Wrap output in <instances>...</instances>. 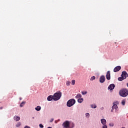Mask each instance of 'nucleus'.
Returning a JSON list of instances; mask_svg holds the SVG:
<instances>
[{
    "instance_id": "nucleus-32",
    "label": "nucleus",
    "mask_w": 128,
    "mask_h": 128,
    "mask_svg": "<svg viewBox=\"0 0 128 128\" xmlns=\"http://www.w3.org/2000/svg\"><path fill=\"white\" fill-rule=\"evenodd\" d=\"M111 112H114V110L112 109Z\"/></svg>"
},
{
    "instance_id": "nucleus-30",
    "label": "nucleus",
    "mask_w": 128,
    "mask_h": 128,
    "mask_svg": "<svg viewBox=\"0 0 128 128\" xmlns=\"http://www.w3.org/2000/svg\"><path fill=\"white\" fill-rule=\"evenodd\" d=\"M102 128H108V126L106 125H104Z\"/></svg>"
},
{
    "instance_id": "nucleus-29",
    "label": "nucleus",
    "mask_w": 128,
    "mask_h": 128,
    "mask_svg": "<svg viewBox=\"0 0 128 128\" xmlns=\"http://www.w3.org/2000/svg\"><path fill=\"white\" fill-rule=\"evenodd\" d=\"M54 122V118H51L50 121V122Z\"/></svg>"
},
{
    "instance_id": "nucleus-3",
    "label": "nucleus",
    "mask_w": 128,
    "mask_h": 128,
    "mask_svg": "<svg viewBox=\"0 0 128 128\" xmlns=\"http://www.w3.org/2000/svg\"><path fill=\"white\" fill-rule=\"evenodd\" d=\"M76 104V100L74 99H70L67 102V106H68L69 108H70V106H72L74 104Z\"/></svg>"
},
{
    "instance_id": "nucleus-25",
    "label": "nucleus",
    "mask_w": 128,
    "mask_h": 128,
    "mask_svg": "<svg viewBox=\"0 0 128 128\" xmlns=\"http://www.w3.org/2000/svg\"><path fill=\"white\" fill-rule=\"evenodd\" d=\"M66 86H70V82L68 81L66 83Z\"/></svg>"
},
{
    "instance_id": "nucleus-34",
    "label": "nucleus",
    "mask_w": 128,
    "mask_h": 128,
    "mask_svg": "<svg viewBox=\"0 0 128 128\" xmlns=\"http://www.w3.org/2000/svg\"><path fill=\"white\" fill-rule=\"evenodd\" d=\"M127 86L128 87V83H127Z\"/></svg>"
},
{
    "instance_id": "nucleus-28",
    "label": "nucleus",
    "mask_w": 128,
    "mask_h": 128,
    "mask_svg": "<svg viewBox=\"0 0 128 128\" xmlns=\"http://www.w3.org/2000/svg\"><path fill=\"white\" fill-rule=\"evenodd\" d=\"M39 126L40 128H44V125H42V124H40Z\"/></svg>"
},
{
    "instance_id": "nucleus-27",
    "label": "nucleus",
    "mask_w": 128,
    "mask_h": 128,
    "mask_svg": "<svg viewBox=\"0 0 128 128\" xmlns=\"http://www.w3.org/2000/svg\"><path fill=\"white\" fill-rule=\"evenodd\" d=\"M86 116H87L88 118H90V114H88V113H86Z\"/></svg>"
},
{
    "instance_id": "nucleus-21",
    "label": "nucleus",
    "mask_w": 128,
    "mask_h": 128,
    "mask_svg": "<svg viewBox=\"0 0 128 128\" xmlns=\"http://www.w3.org/2000/svg\"><path fill=\"white\" fill-rule=\"evenodd\" d=\"M115 110H118V105L115 104Z\"/></svg>"
},
{
    "instance_id": "nucleus-15",
    "label": "nucleus",
    "mask_w": 128,
    "mask_h": 128,
    "mask_svg": "<svg viewBox=\"0 0 128 128\" xmlns=\"http://www.w3.org/2000/svg\"><path fill=\"white\" fill-rule=\"evenodd\" d=\"M82 98V94H77V96H76V98Z\"/></svg>"
},
{
    "instance_id": "nucleus-12",
    "label": "nucleus",
    "mask_w": 128,
    "mask_h": 128,
    "mask_svg": "<svg viewBox=\"0 0 128 128\" xmlns=\"http://www.w3.org/2000/svg\"><path fill=\"white\" fill-rule=\"evenodd\" d=\"M52 99H54V96H50L47 98L49 102H50V100H52Z\"/></svg>"
},
{
    "instance_id": "nucleus-1",
    "label": "nucleus",
    "mask_w": 128,
    "mask_h": 128,
    "mask_svg": "<svg viewBox=\"0 0 128 128\" xmlns=\"http://www.w3.org/2000/svg\"><path fill=\"white\" fill-rule=\"evenodd\" d=\"M119 94L120 96L126 98V96H128V90L126 88H123L120 91Z\"/></svg>"
},
{
    "instance_id": "nucleus-16",
    "label": "nucleus",
    "mask_w": 128,
    "mask_h": 128,
    "mask_svg": "<svg viewBox=\"0 0 128 128\" xmlns=\"http://www.w3.org/2000/svg\"><path fill=\"white\" fill-rule=\"evenodd\" d=\"M125 80L122 76V77H119L118 78V80H120V82H122V80Z\"/></svg>"
},
{
    "instance_id": "nucleus-26",
    "label": "nucleus",
    "mask_w": 128,
    "mask_h": 128,
    "mask_svg": "<svg viewBox=\"0 0 128 128\" xmlns=\"http://www.w3.org/2000/svg\"><path fill=\"white\" fill-rule=\"evenodd\" d=\"M122 106H124V104H126V101L122 100Z\"/></svg>"
},
{
    "instance_id": "nucleus-13",
    "label": "nucleus",
    "mask_w": 128,
    "mask_h": 128,
    "mask_svg": "<svg viewBox=\"0 0 128 128\" xmlns=\"http://www.w3.org/2000/svg\"><path fill=\"white\" fill-rule=\"evenodd\" d=\"M78 102H80V104H82L84 102V98H80L78 100Z\"/></svg>"
},
{
    "instance_id": "nucleus-2",
    "label": "nucleus",
    "mask_w": 128,
    "mask_h": 128,
    "mask_svg": "<svg viewBox=\"0 0 128 128\" xmlns=\"http://www.w3.org/2000/svg\"><path fill=\"white\" fill-rule=\"evenodd\" d=\"M62 92L60 91H58L56 93H55L53 96L54 100H58L60 98L62 97Z\"/></svg>"
},
{
    "instance_id": "nucleus-8",
    "label": "nucleus",
    "mask_w": 128,
    "mask_h": 128,
    "mask_svg": "<svg viewBox=\"0 0 128 128\" xmlns=\"http://www.w3.org/2000/svg\"><path fill=\"white\" fill-rule=\"evenodd\" d=\"M106 78L108 80H110V71H108L106 75Z\"/></svg>"
},
{
    "instance_id": "nucleus-11",
    "label": "nucleus",
    "mask_w": 128,
    "mask_h": 128,
    "mask_svg": "<svg viewBox=\"0 0 128 128\" xmlns=\"http://www.w3.org/2000/svg\"><path fill=\"white\" fill-rule=\"evenodd\" d=\"M14 120H16V122H18V120H20V116H14Z\"/></svg>"
},
{
    "instance_id": "nucleus-10",
    "label": "nucleus",
    "mask_w": 128,
    "mask_h": 128,
    "mask_svg": "<svg viewBox=\"0 0 128 128\" xmlns=\"http://www.w3.org/2000/svg\"><path fill=\"white\" fill-rule=\"evenodd\" d=\"M101 123L103 126H105L106 124V120L105 119L103 118L101 120Z\"/></svg>"
},
{
    "instance_id": "nucleus-36",
    "label": "nucleus",
    "mask_w": 128,
    "mask_h": 128,
    "mask_svg": "<svg viewBox=\"0 0 128 128\" xmlns=\"http://www.w3.org/2000/svg\"><path fill=\"white\" fill-rule=\"evenodd\" d=\"M34 118V117H33V118Z\"/></svg>"
},
{
    "instance_id": "nucleus-18",
    "label": "nucleus",
    "mask_w": 128,
    "mask_h": 128,
    "mask_svg": "<svg viewBox=\"0 0 128 128\" xmlns=\"http://www.w3.org/2000/svg\"><path fill=\"white\" fill-rule=\"evenodd\" d=\"M91 108H96V104H92L91 105Z\"/></svg>"
},
{
    "instance_id": "nucleus-17",
    "label": "nucleus",
    "mask_w": 128,
    "mask_h": 128,
    "mask_svg": "<svg viewBox=\"0 0 128 128\" xmlns=\"http://www.w3.org/2000/svg\"><path fill=\"white\" fill-rule=\"evenodd\" d=\"M25 104H26V102H22L20 104V108H22V106H24Z\"/></svg>"
},
{
    "instance_id": "nucleus-24",
    "label": "nucleus",
    "mask_w": 128,
    "mask_h": 128,
    "mask_svg": "<svg viewBox=\"0 0 128 128\" xmlns=\"http://www.w3.org/2000/svg\"><path fill=\"white\" fill-rule=\"evenodd\" d=\"M115 106H116V104H114V105L112 106V110H114Z\"/></svg>"
},
{
    "instance_id": "nucleus-19",
    "label": "nucleus",
    "mask_w": 128,
    "mask_h": 128,
    "mask_svg": "<svg viewBox=\"0 0 128 128\" xmlns=\"http://www.w3.org/2000/svg\"><path fill=\"white\" fill-rule=\"evenodd\" d=\"M75 84H76V80H72V86H74Z\"/></svg>"
},
{
    "instance_id": "nucleus-7",
    "label": "nucleus",
    "mask_w": 128,
    "mask_h": 128,
    "mask_svg": "<svg viewBox=\"0 0 128 128\" xmlns=\"http://www.w3.org/2000/svg\"><path fill=\"white\" fill-rule=\"evenodd\" d=\"M104 80H106V77L104 76H102L100 78V82L101 83L104 82Z\"/></svg>"
},
{
    "instance_id": "nucleus-9",
    "label": "nucleus",
    "mask_w": 128,
    "mask_h": 128,
    "mask_svg": "<svg viewBox=\"0 0 128 128\" xmlns=\"http://www.w3.org/2000/svg\"><path fill=\"white\" fill-rule=\"evenodd\" d=\"M116 88V86L114 84H110L108 87V90H112Z\"/></svg>"
},
{
    "instance_id": "nucleus-23",
    "label": "nucleus",
    "mask_w": 128,
    "mask_h": 128,
    "mask_svg": "<svg viewBox=\"0 0 128 128\" xmlns=\"http://www.w3.org/2000/svg\"><path fill=\"white\" fill-rule=\"evenodd\" d=\"M20 122H18L16 125V128H18L19 126H20Z\"/></svg>"
},
{
    "instance_id": "nucleus-4",
    "label": "nucleus",
    "mask_w": 128,
    "mask_h": 128,
    "mask_svg": "<svg viewBox=\"0 0 128 128\" xmlns=\"http://www.w3.org/2000/svg\"><path fill=\"white\" fill-rule=\"evenodd\" d=\"M63 126H64L65 128H70V122L68 121H66L63 123L62 124Z\"/></svg>"
},
{
    "instance_id": "nucleus-33",
    "label": "nucleus",
    "mask_w": 128,
    "mask_h": 128,
    "mask_svg": "<svg viewBox=\"0 0 128 128\" xmlns=\"http://www.w3.org/2000/svg\"><path fill=\"white\" fill-rule=\"evenodd\" d=\"M20 100H22V98H20Z\"/></svg>"
},
{
    "instance_id": "nucleus-22",
    "label": "nucleus",
    "mask_w": 128,
    "mask_h": 128,
    "mask_svg": "<svg viewBox=\"0 0 128 128\" xmlns=\"http://www.w3.org/2000/svg\"><path fill=\"white\" fill-rule=\"evenodd\" d=\"M82 94L83 95L86 94H88V92H82Z\"/></svg>"
},
{
    "instance_id": "nucleus-35",
    "label": "nucleus",
    "mask_w": 128,
    "mask_h": 128,
    "mask_svg": "<svg viewBox=\"0 0 128 128\" xmlns=\"http://www.w3.org/2000/svg\"><path fill=\"white\" fill-rule=\"evenodd\" d=\"M122 128H124V127H122Z\"/></svg>"
},
{
    "instance_id": "nucleus-14",
    "label": "nucleus",
    "mask_w": 128,
    "mask_h": 128,
    "mask_svg": "<svg viewBox=\"0 0 128 128\" xmlns=\"http://www.w3.org/2000/svg\"><path fill=\"white\" fill-rule=\"evenodd\" d=\"M42 108L40 106H37L35 110H37L38 112H39V110H40Z\"/></svg>"
},
{
    "instance_id": "nucleus-6",
    "label": "nucleus",
    "mask_w": 128,
    "mask_h": 128,
    "mask_svg": "<svg viewBox=\"0 0 128 128\" xmlns=\"http://www.w3.org/2000/svg\"><path fill=\"white\" fill-rule=\"evenodd\" d=\"M121 68H122V67H120V66H117L114 68V72H116L120 70Z\"/></svg>"
},
{
    "instance_id": "nucleus-31",
    "label": "nucleus",
    "mask_w": 128,
    "mask_h": 128,
    "mask_svg": "<svg viewBox=\"0 0 128 128\" xmlns=\"http://www.w3.org/2000/svg\"><path fill=\"white\" fill-rule=\"evenodd\" d=\"M24 128H30L28 126H26Z\"/></svg>"
},
{
    "instance_id": "nucleus-20",
    "label": "nucleus",
    "mask_w": 128,
    "mask_h": 128,
    "mask_svg": "<svg viewBox=\"0 0 128 128\" xmlns=\"http://www.w3.org/2000/svg\"><path fill=\"white\" fill-rule=\"evenodd\" d=\"M96 80V76H93L91 78L90 80Z\"/></svg>"
},
{
    "instance_id": "nucleus-5",
    "label": "nucleus",
    "mask_w": 128,
    "mask_h": 128,
    "mask_svg": "<svg viewBox=\"0 0 128 128\" xmlns=\"http://www.w3.org/2000/svg\"><path fill=\"white\" fill-rule=\"evenodd\" d=\"M122 76L126 80V78H128V72H126V71L122 72Z\"/></svg>"
}]
</instances>
